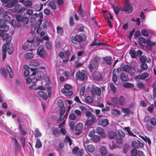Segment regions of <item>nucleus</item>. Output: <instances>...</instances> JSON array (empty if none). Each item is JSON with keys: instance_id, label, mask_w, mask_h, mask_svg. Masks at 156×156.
<instances>
[{"instance_id": "09e8293b", "label": "nucleus", "mask_w": 156, "mask_h": 156, "mask_svg": "<svg viewBox=\"0 0 156 156\" xmlns=\"http://www.w3.org/2000/svg\"><path fill=\"white\" fill-rule=\"evenodd\" d=\"M22 49L23 50L27 51H29L30 49V46L29 45L25 44L22 46Z\"/></svg>"}, {"instance_id": "1a4fd4ad", "label": "nucleus", "mask_w": 156, "mask_h": 156, "mask_svg": "<svg viewBox=\"0 0 156 156\" xmlns=\"http://www.w3.org/2000/svg\"><path fill=\"white\" fill-rule=\"evenodd\" d=\"M98 123L102 126H105L108 124L109 122L107 119H101L99 120Z\"/></svg>"}, {"instance_id": "052dcab7", "label": "nucleus", "mask_w": 156, "mask_h": 156, "mask_svg": "<svg viewBox=\"0 0 156 156\" xmlns=\"http://www.w3.org/2000/svg\"><path fill=\"white\" fill-rule=\"evenodd\" d=\"M140 16L141 18V20L142 22H144L145 16L143 11L141 12L140 13Z\"/></svg>"}, {"instance_id": "4c0bfd02", "label": "nucleus", "mask_w": 156, "mask_h": 156, "mask_svg": "<svg viewBox=\"0 0 156 156\" xmlns=\"http://www.w3.org/2000/svg\"><path fill=\"white\" fill-rule=\"evenodd\" d=\"M147 44L150 46H154L156 45L155 42L153 41L150 39H148L147 40Z\"/></svg>"}, {"instance_id": "7ed1b4c3", "label": "nucleus", "mask_w": 156, "mask_h": 156, "mask_svg": "<svg viewBox=\"0 0 156 156\" xmlns=\"http://www.w3.org/2000/svg\"><path fill=\"white\" fill-rule=\"evenodd\" d=\"M124 2L125 7L124 8L123 10L127 11L129 13L131 12L133 9L132 5L130 4L129 0H125Z\"/></svg>"}, {"instance_id": "412c9836", "label": "nucleus", "mask_w": 156, "mask_h": 156, "mask_svg": "<svg viewBox=\"0 0 156 156\" xmlns=\"http://www.w3.org/2000/svg\"><path fill=\"white\" fill-rule=\"evenodd\" d=\"M70 39L72 43L75 45L77 44L78 43H79L76 35L75 36H71L70 37Z\"/></svg>"}, {"instance_id": "de8ad7c7", "label": "nucleus", "mask_w": 156, "mask_h": 156, "mask_svg": "<svg viewBox=\"0 0 156 156\" xmlns=\"http://www.w3.org/2000/svg\"><path fill=\"white\" fill-rule=\"evenodd\" d=\"M1 74L5 77H6L7 76V73H6L5 68L3 67H1Z\"/></svg>"}, {"instance_id": "e433bc0d", "label": "nucleus", "mask_w": 156, "mask_h": 156, "mask_svg": "<svg viewBox=\"0 0 156 156\" xmlns=\"http://www.w3.org/2000/svg\"><path fill=\"white\" fill-rule=\"evenodd\" d=\"M85 101L86 103L90 104L93 102V98L91 97L87 96L85 98Z\"/></svg>"}, {"instance_id": "ddd939ff", "label": "nucleus", "mask_w": 156, "mask_h": 156, "mask_svg": "<svg viewBox=\"0 0 156 156\" xmlns=\"http://www.w3.org/2000/svg\"><path fill=\"white\" fill-rule=\"evenodd\" d=\"M6 69L9 74V77L11 78H12L13 76V73L11 67L9 66H7L6 67Z\"/></svg>"}, {"instance_id": "393cba45", "label": "nucleus", "mask_w": 156, "mask_h": 156, "mask_svg": "<svg viewBox=\"0 0 156 156\" xmlns=\"http://www.w3.org/2000/svg\"><path fill=\"white\" fill-rule=\"evenodd\" d=\"M140 136L146 142H147L149 145H151V141L150 139L149 138L146 136L144 137L142 136Z\"/></svg>"}, {"instance_id": "69168bd1", "label": "nucleus", "mask_w": 156, "mask_h": 156, "mask_svg": "<svg viewBox=\"0 0 156 156\" xmlns=\"http://www.w3.org/2000/svg\"><path fill=\"white\" fill-rule=\"evenodd\" d=\"M149 76L148 74L147 73H144L141 75V80H144L145 78H147Z\"/></svg>"}, {"instance_id": "0eeeda50", "label": "nucleus", "mask_w": 156, "mask_h": 156, "mask_svg": "<svg viewBox=\"0 0 156 156\" xmlns=\"http://www.w3.org/2000/svg\"><path fill=\"white\" fill-rule=\"evenodd\" d=\"M6 21L4 20L3 19L0 20V25L1 28L5 29V31H7L9 29V26L6 25Z\"/></svg>"}, {"instance_id": "774afa93", "label": "nucleus", "mask_w": 156, "mask_h": 156, "mask_svg": "<svg viewBox=\"0 0 156 156\" xmlns=\"http://www.w3.org/2000/svg\"><path fill=\"white\" fill-rule=\"evenodd\" d=\"M83 150L81 149L75 154L76 156H82L83 154Z\"/></svg>"}, {"instance_id": "c03bdc74", "label": "nucleus", "mask_w": 156, "mask_h": 156, "mask_svg": "<svg viewBox=\"0 0 156 156\" xmlns=\"http://www.w3.org/2000/svg\"><path fill=\"white\" fill-rule=\"evenodd\" d=\"M99 40L98 39V38H95L94 40L93 41L92 43L90 44V46H95L97 45L98 46L99 43Z\"/></svg>"}, {"instance_id": "9d476101", "label": "nucleus", "mask_w": 156, "mask_h": 156, "mask_svg": "<svg viewBox=\"0 0 156 156\" xmlns=\"http://www.w3.org/2000/svg\"><path fill=\"white\" fill-rule=\"evenodd\" d=\"M13 12L16 13V12H21L23 10V9L21 6L19 5H16L14 8L12 9Z\"/></svg>"}, {"instance_id": "8fccbe9b", "label": "nucleus", "mask_w": 156, "mask_h": 156, "mask_svg": "<svg viewBox=\"0 0 156 156\" xmlns=\"http://www.w3.org/2000/svg\"><path fill=\"white\" fill-rule=\"evenodd\" d=\"M63 109V112H62V114H60V116L57 122L58 123L60 122L64 119V116H63V115L65 112V109Z\"/></svg>"}, {"instance_id": "5fc2aeb1", "label": "nucleus", "mask_w": 156, "mask_h": 156, "mask_svg": "<svg viewBox=\"0 0 156 156\" xmlns=\"http://www.w3.org/2000/svg\"><path fill=\"white\" fill-rule=\"evenodd\" d=\"M92 140L94 142H96L100 140V137L96 135H94L92 137Z\"/></svg>"}, {"instance_id": "a878e982", "label": "nucleus", "mask_w": 156, "mask_h": 156, "mask_svg": "<svg viewBox=\"0 0 156 156\" xmlns=\"http://www.w3.org/2000/svg\"><path fill=\"white\" fill-rule=\"evenodd\" d=\"M64 141L65 142L69 143V146L72 144V141L71 139L68 136H66L64 139Z\"/></svg>"}, {"instance_id": "338daca9", "label": "nucleus", "mask_w": 156, "mask_h": 156, "mask_svg": "<svg viewBox=\"0 0 156 156\" xmlns=\"http://www.w3.org/2000/svg\"><path fill=\"white\" fill-rule=\"evenodd\" d=\"M139 40L140 42L142 43H145L147 41L146 38H144L142 36L140 37Z\"/></svg>"}, {"instance_id": "3c124183", "label": "nucleus", "mask_w": 156, "mask_h": 156, "mask_svg": "<svg viewBox=\"0 0 156 156\" xmlns=\"http://www.w3.org/2000/svg\"><path fill=\"white\" fill-rule=\"evenodd\" d=\"M131 145L132 147L134 148H138L139 147V144L135 141H133L132 142Z\"/></svg>"}, {"instance_id": "473e14b6", "label": "nucleus", "mask_w": 156, "mask_h": 156, "mask_svg": "<svg viewBox=\"0 0 156 156\" xmlns=\"http://www.w3.org/2000/svg\"><path fill=\"white\" fill-rule=\"evenodd\" d=\"M88 68L90 72H93L94 70L96 69L97 67L93 65L91 63H90L88 65Z\"/></svg>"}, {"instance_id": "bf43d9fd", "label": "nucleus", "mask_w": 156, "mask_h": 156, "mask_svg": "<svg viewBox=\"0 0 156 156\" xmlns=\"http://www.w3.org/2000/svg\"><path fill=\"white\" fill-rule=\"evenodd\" d=\"M140 67L143 70H146L148 68L147 64L145 63H142L140 65Z\"/></svg>"}, {"instance_id": "ea45409f", "label": "nucleus", "mask_w": 156, "mask_h": 156, "mask_svg": "<svg viewBox=\"0 0 156 156\" xmlns=\"http://www.w3.org/2000/svg\"><path fill=\"white\" fill-rule=\"evenodd\" d=\"M42 146L41 143L39 138L37 139L35 145V147L37 149L40 148Z\"/></svg>"}, {"instance_id": "2f4dec72", "label": "nucleus", "mask_w": 156, "mask_h": 156, "mask_svg": "<svg viewBox=\"0 0 156 156\" xmlns=\"http://www.w3.org/2000/svg\"><path fill=\"white\" fill-rule=\"evenodd\" d=\"M112 58L110 56L106 57L104 58L105 62L109 65H111L112 63Z\"/></svg>"}, {"instance_id": "f03ea898", "label": "nucleus", "mask_w": 156, "mask_h": 156, "mask_svg": "<svg viewBox=\"0 0 156 156\" xmlns=\"http://www.w3.org/2000/svg\"><path fill=\"white\" fill-rule=\"evenodd\" d=\"M87 75L86 71L83 69L81 71L77 72L76 74V78L77 80L83 81L87 79Z\"/></svg>"}, {"instance_id": "5701e85b", "label": "nucleus", "mask_w": 156, "mask_h": 156, "mask_svg": "<svg viewBox=\"0 0 156 156\" xmlns=\"http://www.w3.org/2000/svg\"><path fill=\"white\" fill-rule=\"evenodd\" d=\"M124 129L126 131L129 135L135 137L136 136L131 131L130 128H129V127H125Z\"/></svg>"}, {"instance_id": "a19ab883", "label": "nucleus", "mask_w": 156, "mask_h": 156, "mask_svg": "<svg viewBox=\"0 0 156 156\" xmlns=\"http://www.w3.org/2000/svg\"><path fill=\"white\" fill-rule=\"evenodd\" d=\"M29 21V18L26 17H24L21 21V22L24 25L27 24Z\"/></svg>"}, {"instance_id": "6e6d98bb", "label": "nucleus", "mask_w": 156, "mask_h": 156, "mask_svg": "<svg viewBox=\"0 0 156 156\" xmlns=\"http://www.w3.org/2000/svg\"><path fill=\"white\" fill-rule=\"evenodd\" d=\"M2 19L7 22L11 20L10 17L7 15H4Z\"/></svg>"}, {"instance_id": "79ce46f5", "label": "nucleus", "mask_w": 156, "mask_h": 156, "mask_svg": "<svg viewBox=\"0 0 156 156\" xmlns=\"http://www.w3.org/2000/svg\"><path fill=\"white\" fill-rule=\"evenodd\" d=\"M134 86V85L133 84L129 83H126L123 85V87L125 88H132Z\"/></svg>"}, {"instance_id": "f704fd0d", "label": "nucleus", "mask_w": 156, "mask_h": 156, "mask_svg": "<svg viewBox=\"0 0 156 156\" xmlns=\"http://www.w3.org/2000/svg\"><path fill=\"white\" fill-rule=\"evenodd\" d=\"M120 113V111L117 109H113L112 111V114L115 116L119 115Z\"/></svg>"}, {"instance_id": "9b49d317", "label": "nucleus", "mask_w": 156, "mask_h": 156, "mask_svg": "<svg viewBox=\"0 0 156 156\" xmlns=\"http://www.w3.org/2000/svg\"><path fill=\"white\" fill-rule=\"evenodd\" d=\"M38 95L43 99L44 100L47 99L48 96L47 93L44 91H40L38 92Z\"/></svg>"}, {"instance_id": "bb28decb", "label": "nucleus", "mask_w": 156, "mask_h": 156, "mask_svg": "<svg viewBox=\"0 0 156 156\" xmlns=\"http://www.w3.org/2000/svg\"><path fill=\"white\" fill-rule=\"evenodd\" d=\"M119 102L120 105H124L126 103V100L125 98L123 96H121L119 98Z\"/></svg>"}, {"instance_id": "c9c22d12", "label": "nucleus", "mask_w": 156, "mask_h": 156, "mask_svg": "<svg viewBox=\"0 0 156 156\" xmlns=\"http://www.w3.org/2000/svg\"><path fill=\"white\" fill-rule=\"evenodd\" d=\"M129 54L132 58H135L137 57L136 53L134 50H131Z\"/></svg>"}, {"instance_id": "58836bf2", "label": "nucleus", "mask_w": 156, "mask_h": 156, "mask_svg": "<svg viewBox=\"0 0 156 156\" xmlns=\"http://www.w3.org/2000/svg\"><path fill=\"white\" fill-rule=\"evenodd\" d=\"M87 149L88 151L92 152L94 151V147L92 145H89L87 146Z\"/></svg>"}, {"instance_id": "cd10ccee", "label": "nucleus", "mask_w": 156, "mask_h": 156, "mask_svg": "<svg viewBox=\"0 0 156 156\" xmlns=\"http://www.w3.org/2000/svg\"><path fill=\"white\" fill-rule=\"evenodd\" d=\"M34 57V54L32 53L27 52L25 55V57L27 59L32 58Z\"/></svg>"}, {"instance_id": "a211bd4d", "label": "nucleus", "mask_w": 156, "mask_h": 156, "mask_svg": "<svg viewBox=\"0 0 156 156\" xmlns=\"http://www.w3.org/2000/svg\"><path fill=\"white\" fill-rule=\"evenodd\" d=\"M131 67L128 65H125L122 68V71L126 72H129L131 69Z\"/></svg>"}, {"instance_id": "dca6fc26", "label": "nucleus", "mask_w": 156, "mask_h": 156, "mask_svg": "<svg viewBox=\"0 0 156 156\" xmlns=\"http://www.w3.org/2000/svg\"><path fill=\"white\" fill-rule=\"evenodd\" d=\"M48 5L53 10H55L57 8L56 3L53 1H50L48 2Z\"/></svg>"}, {"instance_id": "aec40b11", "label": "nucleus", "mask_w": 156, "mask_h": 156, "mask_svg": "<svg viewBox=\"0 0 156 156\" xmlns=\"http://www.w3.org/2000/svg\"><path fill=\"white\" fill-rule=\"evenodd\" d=\"M2 50L3 51L2 58L4 59L6 57V44H4L2 46Z\"/></svg>"}, {"instance_id": "f8f14e48", "label": "nucleus", "mask_w": 156, "mask_h": 156, "mask_svg": "<svg viewBox=\"0 0 156 156\" xmlns=\"http://www.w3.org/2000/svg\"><path fill=\"white\" fill-rule=\"evenodd\" d=\"M43 5L41 3L40 5H34L33 8L35 11H40L43 9Z\"/></svg>"}, {"instance_id": "a18cd8bd", "label": "nucleus", "mask_w": 156, "mask_h": 156, "mask_svg": "<svg viewBox=\"0 0 156 156\" xmlns=\"http://www.w3.org/2000/svg\"><path fill=\"white\" fill-rule=\"evenodd\" d=\"M109 86L110 87V89L113 93H115L116 92V88L114 84L112 83H110L109 84Z\"/></svg>"}, {"instance_id": "0e129e2a", "label": "nucleus", "mask_w": 156, "mask_h": 156, "mask_svg": "<svg viewBox=\"0 0 156 156\" xmlns=\"http://www.w3.org/2000/svg\"><path fill=\"white\" fill-rule=\"evenodd\" d=\"M137 151L136 149H133L131 151V154L133 156H136L137 154Z\"/></svg>"}, {"instance_id": "4468645a", "label": "nucleus", "mask_w": 156, "mask_h": 156, "mask_svg": "<svg viewBox=\"0 0 156 156\" xmlns=\"http://www.w3.org/2000/svg\"><path fill=\"white\" fill-rule=\"evenodd\" d=\"M100 59L98 57H95L92 60L91 63L94 66H95L96 67H97L98 65V62L99 61Z\"/></svg>"}, {"instance_id": "49530a36", "label": "nucleus", "mask_w": 156, "mask_h": 156, "mask_svg": "<svg viewBox=\"0 0 156 156\" xmlns=\"http://www.w3.org/2000/svg\"><path fill=\"white\" fill-rule=\"evenodd\" d=\"M56 29L57 32L58 34L59 35L62 34L63 32V29L62 27L60 26H58L57 27Z\"/></svg>"}, {"instance_id": "c756f323", "label": "nucleus", "mask_w": 156, "mask_h": 156, "mask_svg": "<svg viewBox=\"0 0 156 156\" xmlns=\"http://www.w3.org/2000/svg\"><path fill=\"white\" fill-rule=\"evenodd\" d=\"M150 30L146 29L142 30L141 31V33L142 35L145 37H147L149 33Z\"/></svg>"}, {"instance_id": "13d9d810", "label": "nucleus", "mask_w": 156, "mask_h": 156, "mask_svg": "<svg viewBox=\"0 0 156 156\" xmlns=\"http://www.w3.org/2000/svg\"><path fill=\"white\" fill-rule=\"evenodd\" d=\"M20 142L23 147L25 146V138L24 137H21L20 138Z\"/></svg>"}, {"instance_id": "20e7f679", "label": "nucleus", "mask_w": 156, "mask_h": 156, "mask_svg": "<svg viewBox=\"0 0 156 156\" xmlns=\"http://www.w3.org/2000/svg\"><path fill=\"white\" fill-rule=\"evenodd\" d=\"M96 118L95 115H93L91 116L88 118L86 122V125L88 126L92 125L95 122Z\"/></svg>"}, {"instance_id": "6ab92c4d", "label": "nucleus", "mask_w": 156, "mask_h": 156, "mask_svg": "<svg viewBox=\"0 0 156 156\" xmlns=\"http://www.w3.org/2000/svg\"><path fill=\"white\" fill-rule=\"evenodd\" d=\"M121 79L123 81H126L129 79V77L127 74L122 73L120 75Z\"/></svg>"}, {"instance_id": "b1692460", "label": "nucleus", "mask_w": 156, "mask_h": 156, "mask_svg": "<svg viewBox=\"0 0 156 156\" xmlns=\"http://www.w3.org/2000/svg\"><path fill=\"white\" fill-rule=\"evenodd\" d=\"M100 151L101 154L102 156H105L107 150L105 147L102 146L100 149Z\"/></svg>"}, {"instance_id": "603ef678", "label": "nucleus", "mask_w": 156, "mask_h": 156, "mask_svg": "<svg viewBox=\"0 0 156 156\" xmlns=\"http://www.w3.org/2000/svg\"><path fill=\"white\" fill-rule=\"evenodd\" d=\"M96 132L97 133L101 135L104 132V130L102 128L98 127L97 128Z\"/></svg>"}, {"instance_id": "c85d7f7f", "label": "nucleus", "mask_w": 156, "mask_h": 156, "mask_svg": "<svg viewBox=\"0 0 156 156\" xmlns=\"http://www.w3.org/2000/svg\"><path fill=\"white\" fill-rule=\"evenodd\" d=\"M83 127V124L81 123H79L76 125L75 128V130L77 131H80L82 129Z\"/></svg>"}, {"instance_id": "37998d69", "label": "nucleus", "mask_w": 156, "mask_h": 156, "mask_svg": "<svg viewBox=\"0 0 156 156\" xmlns=\"http://www.w3.org/2000/svg\"><path fill=\"white\" fill-rule=\"evenodd\" d=\"M116 134L114 132H111L108 134V137L111 139H114L116 138Z\"/></svg>"}, {"instance_id": "2eb2a0df", "label": "nucleus", "mask_w": 156, "mask_h": 156, "mask_svg": "<svg viewBox=\"0 0 156 156\" xmlns=\"http://www.w3.org/2000/svg\"><path fill=\"white\" fill-rule=\"evenodd\" d=\"M7 51L9 55H11L13 51L12 44V43H9L8 45Z\"/></svg>"}, {"instance_id": "7c9ffc66", "label": "nucleus", "mask_w": 156, "mask_h": 156, "mask_svg": "<svg viewBox=\"0 0 156 156\" xmlns=\"http://www.w3.org/2000/svg\"><path fill=\"white\" fill-rule=\"evenodd\" d=\"M45 45L47 50H50L52 48V43L49 41H48L45 42Z\"/></svg>"}, {"instance_id": "39448f33", "label": "nucleus", "mask_w": 156, "mask_h": 156, "mask_svg": "<svg viewBox=\"0 0 156 156\" xmlns=\"http://www.w3.org/2000/svg\"><path fill=\"white\" fill-rule=\"evenodd\" d=\"M37 54L41 58H44L45 55V52L44 50V46L41 45L38 48L37 51Z\"/></svg>"}, {"instance_id": "4d7b16f0", "label": "nucleus", "mask_w": 156, "mask_h": 156, "mask_svg": "<svg viewBox=\"0 0 156 156\" xmlns=\"http://www.w3.org/2000/svg\"><path fill=\"white\" fill-rule=\"evenodd\" d=\"M121 110L124 113L129 114L130 112V110L129 108H122Z\"/></svg>"}, {"instance_id": "423d86ee", "label": "nucleus", "mask_w": 156, "mask_h": 156, "mask_svg": "<svg viewBox=\"0 0 156 156\" xmlns=\"http://www.w3.org/2000/svg\"><path fill=\"white\" fill-rule=\"evenodd\" d=\"M91 92L93 95H96L98 96L101 95V91L100 88L98 87H95L92 88Z\"/></svg>"}, {"instance_id": "e2e57ef3", "label": "nucleus", "mask_w": 156, "mask_h": 156, "mask_svg": "<svg viewBox=\"0 0 156 156\" xmlns=\"http://www.w3.org/2000/svg\"><path fill=\"white\" fill-rule=\"evenodd\" d=\"M24 5L26 7H28L32 5V1H26L24 3Z\"/></svg>"}, {"instance_id": "72a5a7b5", "label": "nucleus", "mask_w": 156, "mask_h": 156, "mask_svg": "<svg viewBox=\"0 0 156 156\" xmlns=\"http://www.w3.org/2000/svg\"><path fill=\"white\" fill-rule=\"evenodd\" d=\"M50 85L46 83L44 87L40 86H38L37 88L41 90H44L45 88H46L47 89H49L50 88Z\"/></svg>"}, {"instance_id": "f3484780", "label": "nucleus", "mask_w": 156, "mask_h": 156, "mask_svg": "<svg viewBox=\"0 0 156 156\" xmlns=\"http://www.w3.org/2000/svg\"><path fill=\"white\" fill-rule=\"evenodd\" d=\"M39 65L38 62L37 60L34 59L32 60L29 63V65L31 66H37Z\"/></svg>"}, {"instance_id": "680f3d73", "label": "nucleus", "mask_w": 156, "mask_h": 156, "mask_svg": "<svg viewBox=\"0 0 156 156\" xmlns=\"http://www.w3.org/2000/svg\"><path fill=\"white\" fill-rule=\"evenodd\" d=\"M150 123L153 126L156 125V119L154 117H152L150 120Z\"/></svg>"}, {"instance_id": "4be33fe9", "label": "nucleus", "mask_w": 156, "mask_h": 156, "mask_svg": "<svg viewBox=\"0 0 156 156\" xmlns=\"http://www.w3.org/2000/svg\"><path fill=\"white\" fill-rule=\"evenodd\" d=\"M51 131L53 135L55 136H58L60 134V131L58 129L55 128L52 129Z\"/></svg>"}, {"instance_id": "6e6552de", "label": "nucleus", "mask_w": 156, "mask_h": 156, "mask_svg": "<svg viewBox=\"0 0 156 156\" xmlns=\"http://www.w3.org/2000/svg\"><path fill=\"white\" fill-rule=\"evenodd\" d=\"M76 35L79 43L84 41L86 39V36L84 34L81 33Z\"/></svg>"}, {"instance_id": "864d4df0", "label": "nucleus", "mask_w": 156, "mask_h": 156, "mask_svg": "<svg viewBox=\"0 0 156 156\" xmlns=\"http://www.w3.org/2000/svg\"><path fill=\"white\" fill-rule=\"evenodd\" d=\"M112 80L113 82L115 83L118 80V78L116 75L115 72V73H114V72H113V76L112 77Z\"/></svg>"}, {"instance_id": "f257e3e1", "label": "nucleus", "mask_w": 156, "mask_h": 156, "mask_svg": "<svg viewBox=\"0 0 156 156\" xmlns=\"http://www.w3.org/2000/svg\"><path fill=\"white\" fill-rule=\"evenodd\" d=\"M32 82V84L30 86V87L34 89H36V82H38L39 83H42V82L40 80H38L37 78H33L31 79L29 77H28L26 79V82L27 84H30ZM42 85L43 84H42Z\"/></svg>"}]
</instances>
